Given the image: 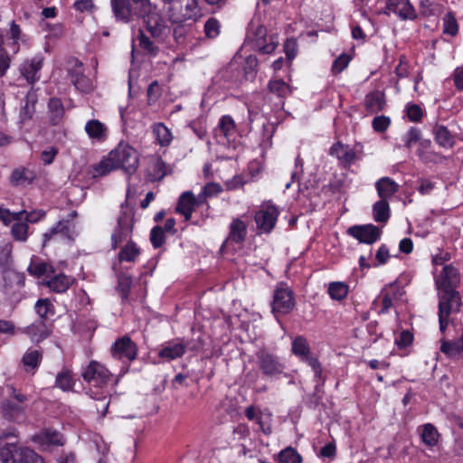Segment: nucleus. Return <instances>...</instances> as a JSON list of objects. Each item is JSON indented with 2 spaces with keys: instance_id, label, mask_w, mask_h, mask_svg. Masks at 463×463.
Masks as SVG:
<instances>
[{
  "instance_id": "obj_58",
  "label": "nucleus",
  "mask_w": 463,
  "mask_h": 463,
  "mask_svg": "<svg viewBox=\"0 0 463 463\" xmlns=\"http://www.w3.org/2000/svg\"><path fill=\"white\" fill-rule=\"evenodd\" d=\"M390 258V253L387 246L385 244H383L378 249L375 259L377 260V263L374 264V266H380L383 264H385Z\"/></svg>"
},
{
  "instance_id": "obj_46",
  "label": "nucleus",
  "mask_w": 463,
  "mask_h": 463,
  "mask_svg": "<svg viewBox=\"0 0 463 463\" xmlns=\"http://www.w3.org/2000/svg\"><path fill=\"white\" fill-rule=\"evenodd\" d=\"M25 215V220L28 222H36L39 220L43 219L45 215V213L42 210L33 211L31 213H27L26 211H21L14 213V221H21Z\"/></svg>"
},
{
  "instance_id": "obj_57",
  "label": "nucleus",
  "mask_w": 463,
  "mask_h": 463,
  "mask_svg": "<svg viewBox=\"0 0 463 463\" xmlns=\"http://www.w3.org/2000/svg\"><path fill=\"white\" fill-rule=\"evenodd\" d=\"M422 109L417 104H411L407 108V116L411 121L417 122L422 118Z\"/></svg>"
},
{
  "instance_id": "obj_31",
  "label": "nucleus",
  "mask_w": 463,
  "mask_h": 463,
  "mask_svg": "<svg viewBox=\"0 0 463 463\" xmlns=\"http://www.w3.org/2000/svg\"><path fill=\"white\" fill-rule=\"evenodd\" d=\"M33 179V174L26 168L14 169L10 176V182L14 186L29 184Z\"/></svg>"
},
{
  "instance_id": "obj_5",
  "label": "nucleus",
  "mask_w": 463,
  "mask_h": 463,
  "mask_svg": "<svg viewBox=\"0 0 463 463\" xmlns=\"http://www.w3.org/2000/svg\"><path fill=\"white\" fill-rule=\"evenodd\" d=\"M81 376L85 382L91 386L102 389L110 380L111 373L100 363L91 361L81 373Z\"/></svg>"
},
{
  "instance_id": "obj_48",
  "label": "nucleus",
  "mask_w": 463,
  "mask_h": 463,
  "mask_svg": "<svg viewBox=\"0 0 463 463\" xmlns=\"http://www.w3.org/2000/svg\"><path fill=\"white\" fill-rule=\"evenodd\" d=\"M29 226L26 222L18 221L15 222L11 230L13 237L20 241H25L28 237Z\"/></svg>"
},
{
  "instance_id": "obj_13",
  "label": "nucleus",
  "mask_w": 463,
  "mask_h": 463,
  "mask_svg": "<svg viewBox=\"0 0 463 463\" xmlns=\"http://www.w3.org/2000/svg\"><path fill=\"white\" fill-rule=\"evenodd\" d=\"M347 233L361 243L373 244L380 239L382 232L373 224H365L354 225L347 230Z\"/></svg>"
},
{
  "instance_id": "obj_16",
  "label": "nucleus",
  "mask_w": 463,
  "mask_h": 463,
  "mask_svg": "<svg viewBox=\"0 0 463 463\" xmlns=\"http://www.w3.org/2000/svg\"><path fill=\"white\" fill-rule=\"evenodd\" d=\"M73 225L70 224L69 219L59 221L53 227L43 234V247H45L50 241H57L59 239H72Z\"/></svg>"
},
{
  "instance_id": "obj_26",
  "label": "nucleus",
  "mask_w": 463,
  "mask_h": 463,
  "mask_svg": "<svg viewBox=\"0 0 463 463\" xmlns=\"http://www.w3.org/2000/svg\"><path fill=\"white\" fill-rule=\"evenodd\" d=\"M85 131L90 138L103 141L107 137V127L98 119L89 120L85 125Z\"/></svg>"
},
{
  "instance_id": "obj_12",
  "label": "nucleus",
  "mask_w": 463,
  "mask_h": 463,
  "mask_svg": "<svg viewBox=\"0 0 463 463\" xmlns=\"http://www.w3.org/2000/svg\"><path fill=\"white\" fill-rule=\"evenodd\" d=\"M4 463H44L43 458L28 448H15L2 453Z\"/></svg>"
},
{
  "instance_id": "obj_61",
  "label": "nucleus",
  "mask_w": 463,
  "mask_h": 463,
  "mask_svg": "<svg viewBox=\"0 0 463 463\" xmlns=\"http://www.w3.org/2000/svg\"><path fill=\"white\" fill-rule=\"evenodd\" d=\"M58 154V149L55 147H50L47 150H44L41 154V159L45 165H50L54 160V157Z\"/></svg>"
},
{
  "instance_id": "obj_8",
  "label": "nucleus",
  "mask_w": 463,
  "mask_h": 463,
  "mask_svg": "<svg viewBox=\"0 0 463 463\" xmlns=\"http://www.w3.org/2000/svg\"><path fill=\"white\" fill-rule=\"evenodd\" d=\"M278 216L277 207L272 204L261 205L254 216L257 228L262 232H270L275 227Z\"/></svg>"
},
{
  "instance_id": "obj_6",
  "label": "nucleus",
  "mask_w": 463,
  "mask_h": 463,
  "mask_svg": "<svg viewBox=\"0 0 463 463\" xmlns=\"http://www.w3.org/2000/svg\"><path fill=\"white\" fill-rule=\"evenodd\" d=\"M295 307L293 292L287 287L279 286L274 290L272 312L274 314H288Z\"/></svg>"
},
{
  "instance_id": "obj_34",
  "label": "nucleus",
  "mask_w": 463,
  "mask_h": 463,
  "mask_svg": "<svg viewBox=\"0 0 463 463\" xmlns=\"http://www.w3.org/2000/svg\"><path fill=\"white\" fill-rule=\"evenodd\" d=\"M31 275L41 277L43 275L54 273L53 267L43 260L32 261L27 269Z\"/></svg>"
},
{
  "instance_id": "obj_44",
  "label": "nucleus",
  "mask_w": 463,
  "mask_h": 463,
  "mask_svg": "<svg viewBox=\"0 0 463 463\" xmlns=\"http://www.w3.org/2000/svg\"><path fill=\"white\" fill-rule=\"evenodd\" d=\"M458 22L452 13H448L443 17V33L455 36L458 33Z\"/></svg>"
},
{
  "instance_id": "obj_62",
  "label": "nucleus",
  "mask_w": 463,
  "mask_h": 463,
  "mask_svg": "<svg viewBox=\"0 0 463 463\" xmlns=\"http://www.w3.org/2000/svg\"><path fill=\"white\" fill-rule=\"evenodd\" d=\"M138 40L139 44L143 49L147 50L151 52L156 50L154 43L143 32H140V34L138 35Z\"/></svg>"
},
{
  "instance_id": "obj_56",
  "label": "nucleus",
  "mask_w": 463,
  "mask_h": 463,
  "mask_svg": "<svg viewBox=\"0 0 463 463\" xmlns=\"http://www.w3.org/2000/svg\"><path fill=\"white\" fill-rule=\"evenodd\" d=\"M350 61V57L347 54H341L337 59L335 60L332 71L333 73H340L342 72L348 65Z\"/></svg>"
},
{
  "instance_id": "obj_52",
  "label": "nucleus",
  "mask_w": 463,
  "mask_h": 463,
  "mask_svg": "<svg viewBox=\"0 0 463 463\" xmlns=\"http://www.w3.org/2000/svg\"><path fill=\"white\" fill-rule=\"evenodd\" d=\"M132 279L129 276L121 274L118 276V290L123 299L128 298L130 292Z\"/></svg>"
},
{
  "instance_id": "obj_40",
  "label": "nucleus",
  "mask_w": 463,
  "mask_h": 463,
  "mask_svg": "<svg viewBox=\"0 0 463 463\" xmlns=\"http://www.w3.org/2000/svg\"><path fill=\"white\" fill-rule=\"evenodd\" d=\"M440 350L449 357H454L463 352V341L459 339L456 342L444 341Z\"/></svg>"
},
{
  "instance_id": "obj_30",
  "label": "nucleus",
  "mask_w": 463,
  "mask_h": 463,
  "mask_svg": "<svg viewBox=\"0 0 463 463\" xmlns=\"http://www.w3.org/2000/svg\"><path fill=\"white\" fill-rule=\"evenodd\" d=\"M49 118L52 125H57L64 116V107L60 99L52 98L48 103Z\"/></svg>"
},
{
  "instance_id": "obj_27",
  "label": "nucleus",
  "mask_w": 463,
  "mask_h": 463,
  "mask_svg": "<svg viewBox=\"0 0 463 463\" xmlns=\"http://www.w3.org/2000/svg\"><path fill=\"white\" fill-rule=\"evenodd\" d=\"M41 67L42 60L36 57L30 61H25L21 67V72L28 82L33 83L39 80L37 74Z\"/></svg>"
},
{
  "instance_id": "obj_33",
  "label": "nucleus",
  "mask_w": 463,
  "mask_h": 463,
  "mask_svg": "<svg viewBox=\"0 0 463 463\" xmlns=\"http://www.w3.org/2000/svg\"><path fill=\"white\" fill-rule=\"evenodd\" d=\"M373 219L378 222H386L390 218L389 203L386 200H379L373 206Z\"/></svg>"
},
{
  "instance_id": "obj_39",
  "label": "nucleus",
  "mask_w": 463,
  "mask_h": 463,
  "mask_svg": "<svg viewBox=\"0 0 463 463\" xmlns=\"http://www.w3.org/2000/svg\"><path fill=\"white\" fill-rule=\"evenodd\" d=\"M218 128L225 137L229 138L236 132V125L231 116H222L219 121Z\"/></svg>"
},
{
  "instance_id": "obj_21",
  "label": "nucleus",
  "mask_w": 463,
  "mask_h": 463,
  "mask_svg": "<svg viewBox=\"0 0 463 463\" xmlns=\"http://www.w3.org/2000/svg\"><path fill=\"white\" fill-rule=\"evenodd\" d=\"M247 236V225L240 218L234 219L230 224L229 236L226 239V243L229 241L241 244Z\"/></svg>"
},
{
  "instance_id": "obj_60",
  "label": "nucleus",
  "mask_w": 463,
  "mask_h": 463,
  "mask_svg": "<svg viewBox=\"0 0 463 463\" xmlns=\"http://www.w3.org/2000/svg\"><path fill=\"white\" fill-rule=\"evenodd\" d=\"M203 191L207 197H212L219 194L222 191V188L219 184L209 183L203 187Z\"/></svg>"
},
{
  "instance_id": "obj_43",
  "label": "nucleus",
  "mask_w": 463,
  "mask_h": 463,
  "mask_svg": "<svg viewBox=\"0 0 463 463\" xmlns=\"http://www.w3.org/2000/svg\"><path fill=\"white\" fill-rule=\"evenodd\" d=\"M55 384L62 391H71L73 387L74 382L70 372L63 371L59 373L56 376Z\"/></svg>"
},
{
  "instance_id": "obj_7",
  "label": "nucleus",
  "mask_w": 463,
  "mask_h": 463,
  "mask_svg": "<svg viewBox=\"0 0 463 463\" xmlns=\"http://www.w3.org/2000/svg\"><path fill=\"white\" fill-rule=\"evenodd\" d=\"M133 230V215L127 212H122L118 218V224L114 232L111 234V246L116 250L124 241L128 240Z\"/></svg>"
},
{
  "instance_id": "obj_36",
  "label": "nucleus",
  "mask_w": 463,
  "mask_h": 463,
  "mask_svg": "<svg viewBox=\"0 0 463 463\" xmlns=\"http://www.w3.org/2000/svg\"><path fill=\"white\" fill-rule=\"evenodd\" d=\"M153 132L156 137L157 142L162 146H168L172 141V134L169 128H167L163 123H156L153 127Z\"/></svg>"
},
{
  "instance_id": "obj_22",
  "label": "nucleus",
  "mask_w": 463,
  "mask_h": 463,
  "mask_svg": "<svg viewBox=\"0 0 463 463\" xmlns=\"http://www.w3.org/2000/svg\"><path fill=\"white\" fill-rule=\"evenodd\" d=\"M378 196L382 200H388L399 190V184L390 177H382L375 183Z\"/></svg>"
},
{
  "instance_id": "obj_4",
  "label": "nucleus",
  "mask_w": 463,
  "mask_h": 463,
  "mask_svg": "<svg viewBox=\"0 0 463 463\" xmlns=\"http://www.w3.org/2000/svg\"><path fill=\"white\" fill-rule=\"evenodd\" d=\"M256 363L262 374L269 378H277L285 370V364L281 359L264 349L256 353Z\"/></svg>"
},
{
  "instance_id": "obj_11",
  "label": "nucleus",
  "mask_w": 463,
  "mask_h": 463,
  "mask_svg": "<svg viewBox=\"0 0 463 463\" xmlns=\"http://www.w3.org/2000/svg\"><path fill=\"white\" fill-rule=\"evenodd\" d=\"M292 353L305 361L313 369L316 375L321 373V364L319 361L313 356H308L310 348L307 339L301 335L297 336L292 342Z\"/></svg>"
},
{
  "instance_id": "obj_38",
  "label": "nucleus",
  "mask_w": 463,
  "mask_h": 463,
  "mask_svg": "<svg viewBox=\"0 0 463 463\" xmlns=\"http://www.w3.org/2000/svg\"><path fill=\"white\" fill-rule=\"evenodd\" d=\"M139 249L134 242H128L118 253V260L122 261H135L137 257L139 255Z\"/></svg>"
},
{
  "instance_id": "obj_47",
  "label": "nucleus",
  "mask_w": 463,
  "mask_h": 463,
  "mask_svg": "<svg viewBox=\"0 0 463 463\" xmlns=\"http://www.w3.org/2000/svg\"><path fill=\"white\" fill-rule=\"evenodd\" d=\"M68 73L71 82L73 81V80L84 74L83 63L80 61L78 59H70L68 61Z\"/></svg>"
},
{
  "instance_id": "obj_14",
  "label": "nucleus",
  "mask_w": 463,
  "mask_h": 463,
  "mask_svg": "<svg viewBox=\"0 0 463 463\" xmlns=\"http://www.w3.org/2000/svg\"><path fill=\"white\" fill-rule=\"evenodd\" d=\"M362 153V146H355L354 148L341 142L334 144L330 148V155L336 157L339 162L351 165L358 159V154Z\"/></svg>"
},
{
  "instance_id": "obj_59",
  "label": "nucleus",
  "mask_w": 463,
  "mask_h": 463,
  "mask_svg": "<svg viewBox=\"0 0 463 463\" xmlns=\"http://www.w3.org/2000/svg\"><path fill=\"white\" fill-rule=\"evenodd\" d=\"M318 456L321 458H333L335 456V445L333 442L326 444L319 451Z\"/></svg>"
},
{
  "instance_id": "obj_37",
  "label": "nucleus",
  "mask_w": 463,
  "mask_h": 463,
  "mask_svg": "<svg viewBox=\"0 0 463 463\" xmlns=\"http://www.w3.org/2000/svg\"><path fill=\"white\" fill-rule=\"evenodd\" d=\"M327 292L335 300H343L348 294V286L344 282H331L328 286Z\"/></svg>"
},
{
  "instance_id": "obj_20",
  "label": "nucleus",
  "mask_w": 463,
  "mask_h": 463,
  "mask_svg": "<svg viewBox=\"0 0 463 463\" xmlns=\"http://www.w3.org/2000/svg\"><path fill=\"white\" fill-rule=\"evenodd\" d=\"M1 412L4 418L10 421L21 422L25 419L24 408L10 401H5L2 403Z\"/></svg>"
},
{
  "instance_id": "obj_2",
  "label": "nucleus",
  "mask_w": 463,
  "mask_h": 463,
  "mask_svg": "<svg viewBox=\"0 0 463 463\" xmlns=\"http://www.w3.org/2000/svg\"><path fill=\"white\" fill-rule=\"evenodd\" d=\"M138 154L137 150L128 143L120 142L113 149L107 159L93 165V177L103 176L112 170L121 168L128 175H132L138 167Z\"/></svg>"
},
{
  "instance_id": "obj_49",
  "label": "nucleus",
  "mask_w": 463,
  "mask_h": 463,
  "mask_svg": "<svg viewBox=\"0 0 463 463\" xmlns=\"http://www.w3.org/2000/svg\"><path fill=\"white\" fill-rule=\"evenodd\" d=\"M220 23L216 18H209L204 24V34L207 38L213 39L220 33Z\"/></svg>"
},
{
  "instance_id": "obj_55",
  "label": "nucleus",
  "mask_w": 463,
  "mask_h": 463,
  "mask_svg": "<svg viewBox=\"0 0 463 463\" xmlns=\"http://www.w3.org/2000/svg\"><path fill=\"white\" fill-rule=\"evenodd\" d=\"M390 124V118L383 115L375 117L372 122L373 128L379 133L384 132L389 128Z\"/></svg>"
},
{
  "instance_id": "obj_41",
  "label": "nucleus",
  "mask_w": 463,
  "mask_h": 463,
  "mask_svg": "<svg viewBox=\"0 0 463 463\" xmlns=\"http://www.w3.org/2000/svg\"><path fill=\"white\" fill-rule=\"evenodd\" d=\"M35 311L39 315V320H45L49 313L53 314V305L47 298L38 299L35 303Z\"/></svg>"
},
{
  "instance_id": "obj_42",
  "label": "nucleus",
  "mask_w": 463,
  "mask_h": 463,
  "mask_svg": "<svg viewBox=\"0 0 463 463\" xmlns=\"http://www.w3.org/2000/svg\"><path fill=\"white\" fill-rule=\"evenodd\" d=\"M301 456L292 448H287L279 454V463H301Z\"/></svg>"
},
{
  "instance_id": "obj_35",
  "label": "nucleus",
  "mask_w": 463,
  "mask_h": 463,
  "mask_svg": "<svg viewBox=\"0 0 463 463\" xmlns=\"http://www.w3.org/2000/svg\"><path fill=\"white\" fill-rule=\"evenodd\" d=\"M90 396L97 402V404L95 405L97 411L104 417L108 412L109 406V398L108 397V393H104L103 392L99 393L91 389L90 391Z\"/></svg>"
},
{
  "instance_id": "obj_9",
  "label": "nucleus",
  "mask_w": 463,
  "mask_h": 463,
  "mask_svg": "<svg viewBox=\"0 0 463 463\" xmlns=\"http://www.w3.org/2000/svg\"><path fill=\"white\" fill-rule=\"evenodd\" d=\"M110 352L115 359L132 362L137 358V347L129 336L124 335L116 340Z\"/></svg>"
},
{
  "instance_id": "obj_63",
  "label": "nucleus",
  "mask_w": 463,
  "mask_h": 463,
  "mask_svg": "<svg viewBox=\"0 0 463 463\" xmlns=\"http://www.w3.org/2000/svg\"><path fill=\"white\" fill-rule=\"evenodd\" d=\"M453 80L455 87L462 90H463V65L457 67L453 72Z\"/></svg>"
},
{
  "instance_id": "obj_19",
  "label": "nucleus",
  "mask_w": 463,
  "mask_h": 463,
  "mask_svg": "<svg viewBox=\"0 0 463 463\" xmlns=\"http://www.w3.org/2000/svg\"><path fill=\"white\" fill-rule=\"evenodd\" d=\"M196 205V197L191 191L184 192L177 202L176 212L184 215L186 222L190 221L194 206Z\"/></svg>"
},
{
  "instance_id": "obj_1",
  "label": "nucleus",
  "mask_w": 463,
  "mask_h": 463,
  "mask_svg": "<svg viewBox=\"0 0 463 463\" xmlns=\"http://www.w3.org/2000/svg\"><path fill=\"white\" fill-rule=\"evenodd\" d=\"M117 20L128 24L143 19L147 31L154 38H163L167 31L156 6L149 0H110Z\"/></svg>"
},
{
  "instance_id": "obj_54",
  "label": "nucleus",
  "mask_w": 463,
  "mask_h": 463,
  "mask_svg": "<svg viewBox=\"0 0 463 463\" xmlns=\"http://www.w3.org/2000/svg\"><path fill=\"white\" fill-rule=\"evenodd\" d=\"M269 89L279 97H285L289 92V86L282 80L270 81Z\"/></svg>"
},
{
  "instance_id": "obj_10",
  "label": "nucleus",
  "mask_w": 463,
  "mask_h": 463,
  "mask_svg": "<svg viewBox=\"0 0 463 463\" xmlns=\"http://www.w3.org/2000/svg\"><path fill=\"white\" fill-rule=\"evenodd\" d=\"M439 312L450 316L460 311L461 296L457 290H439Z\"/></svg>"
},
{
  "instance_id": "obj_3",
  "label": "nucleus",
  "mask_w": 463,
  "mask_h": 463,
  "mask_svg": "<svg viewBox=\"0 0 463 463\" xmlns=\"http://www.w3.org/2000/svg\"><path fill=\"white\" fill-rule=\"evenodd\" d=\"M168 19L173 24H182L186 21H197L201 10L197 0H179L174 6L166 8Z\"/></svg>"
},
{
  "instance_id": "obj_50",
  "label": "nucleus",
  "mask_w": 463,
  "mask_h": 463,
  "mask_svg": "<svg viewBox=\"0 0 463 463\" xmlns=\"http://www.w3.org/2000/svg\"><path fill=\"white\" fill-rule=\"evenodd\" d=\"M150 241L154 248H160L165 241V231L161 226H155L150 232Z\"/></svg>"
},
{
  "instance_id": "obj_25",
  "label": "nucleus",
  "mask_w": 463,
  "mask_h": 463,
  "mask_svg": "<svg viewBox=\"0 0 463 463\" xmlns=\"http://www.w3.org/2000/svg\"><path fill=\"white\" fill-rule=\"evenodd\" d=\"M432 133L437 144L445 148H451L455 144V137L450 131L442 125H435Z\"/></svg>"
},
{
  "instance_id": "obj_64",
  "label": "nucleus",
  "mask_w": 463,
  "mask_h": 463,
  "mask_svg": "<svg viewBox=\"0 0 463 463\" xmlns=\"http://www.w3.org/2000/svg\"><path fill=\"white\" fill-rule=\"evenodd\" d=\"M413 336L409 331H403L401 333L398 339H396V344L400 347H406L412 342Z\"/></svg>"
},
{
  "instance_id": "obj_28",
  "label": "nucleus",
  "mask_w": 463,
  "mask_h": 463,
  "mask_svg": "<svg viewBox=\"0 0 463 463\" xmlns=\"http://www.w3.org/2000/svg\"><path fill=\"white\" fill-rule=\"evenodd\" d=\"M43 360V353L39 350L29 349L22 358V363L27 373H34Z\"/></svg>"
},
{
  "instance_id": "obj_32",
  "label": "nucleus",
  "mask_w": 463,
  "mask_h": 463,
  "mask_svg": "<svg viewBox=\"0 0 463 463\" xmlns=\"http://www.w3.org/2000/svg\"><path fill=\"white\" fill-rule=\"evenodd\" d=\"M421 428L420 437L424 444L429 447L436 446L439 439V433L436 427L431 423H426Z\"/></svg>"
},
{
  "instance_id": "obj_17",
  "label": "nucleus",
  "mask_w": 463,
  "mask_h": 463,
  "mask_svg": "<svg viewBox=\"0 0 463 463\" xmlns=\"http://www.w3.org/2000/svg\"><path fill=\"white\" fill-rule=\"evenodd\" d=\"M186 345L184 339L180 338L166 342L158 351V356L167 362L175 360L184 354Z\"/></svg>"
},
{
  "instance_id": "obj_29",
  "label": "nucleus",
  "mask_w": 463,
  "mask_h": 463,
  "mask_svg": "<svg viewBox=\"0 0 463 463\" xmlns=\"http://www.w3.org/2000/svg\"><path fill=\"white\" fill-rule=\"evenodd\" d=\"M71 283V278L64 274H59L46 280L45 285L53 292L63 293L70 288Z\"/></svg>"
},
{
  "instance_id": "obj_18",
  "label": "nucleus",
  "mask_w": 463,
  "mask_h": 463,
  "mask_svg": "<svg viewBox=\"0 0 463 463\" xmlns=\"http://www.w3.org/2000/svg\"><path fill=\"white\" fill-rule=\"evenodd\" d=\"M387 8L402 20H413L417 16L416 11L409 0H387Z\"/></svg>"
},
{
  "instance_id": "obj_23",
  "label": "nucleus",
  "mask_w": 463,
  "mask_h": 463,
  "mask_svg": "<svg viewBox=\"0 0 463 463\" xmlns=\"http://www.w3.org/2000/svg\"><path fill=\"white\" fill-rule=\"evenodd\" d=\"M385 106L384 94L380 90L368 93L364 99V107L371 114L382 111Z\"/></svg>"
},
{
  "instance_id": "obj_24",
  "label": "nucleus",
  "mask_w": 463,
  "mask_h": 463,
  "mask_svg": "<svg viewBox=\"0 0 463 463\" xmlns=\"http://www.w3.org/2000/svg\"><path fill=\"white\" fill-rule=\"evenodd\" d=\"M24 333L28 335L33 342H41L47 338L50 330L43 320H37L24 328Z\"/></svg>"
},
{
  "instance_id": "obj_51",
  "label": "nucleus",
  "mask_w": 463,
  "mask_h": 463,
  "mask_svg": "<svg viewBox=\"0 0 463 463\" xmlns=\"http://www.w3.org/2000/svg\"><path fill=\"white\" fill-rule=\"evenodd\" d=\"M71 83L82 93H90L94 88L92 80L84 74L73 80Z\"/></svg>"
},
{
  "instance_id": "obj_53",
  "label": "nucleus",
  "mask_w": 463,
  "mask_h": 463,
  "mask_svg": "<svg viewBox=\"0 0 463 463\" xmlns=\"http://www.w3.org/2000/svg\"><path fill=\"white\" fill-rule=\"evenodd\" d=\"M421 132L416 127H411L403 136L404 146L411 148V146L420 140Z\"/></svg>"
},
{
  "instance_id": "obj_45",
  "label": "nucleus",
  "mask_w": 463,
  "mask_h": 463,
  "mask_svg": "<svg viewBox=\"0 0 463 463\" xmlns=\"http://www.w3.org/2000/svg\"><path fill=\"white\" fill-rule=\"evenodd\" d=\"M417 156L425 164L428 163H440L444 158L439 153L432 151L431 149H417Z\"/></svg>"
},
{
  "instance_id": "obj_15",
  "label": "nucleus",
  "mask_w": 463,
  "mask_h": 463,
  "mask_svg": "<svg viewBox=\"0 0 463 463\" xmlns=\"http://www.w3.org/2000/svg\"><path fill=\"white\" fill-rule=\"evenodd\" d=\"M459 281L458 271L452 265L444 266L440 275L435 279L438 290H456Z\"/></svg>"
}]
</instances>
